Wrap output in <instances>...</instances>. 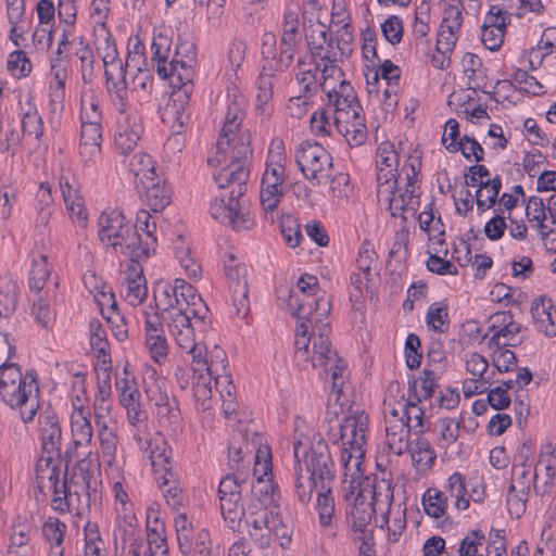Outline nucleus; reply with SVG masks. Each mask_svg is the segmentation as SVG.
I'll list each match as a JSON object with an SVG mask.
<instances>
[{
  "mask_svg": "<svg viewBox=\"0 0 556 556\" xmlns=\"http://www.w3.org/2000/svg\"><path fill=\"white\" fill-rule=\"evenodd\" d=\"M408 231L405 229H401L395 233L394 242L389 252V258L394 260V267L392 270V275L395 271H401L404 268V262L407 256L408 251ZM400 277V273H397L396 277H393V282L397 285L396 279Z\"/></svg>",
  "mask_w": 556,
  "mask_h": 556,
  "instance_id": "38",
  "label": "nucleus"
},
{
  "mask_svg": "<svg viewBox=\"0 0 556 556\" xmlns=\"http://www.w3.org/2000/svg\"><path fill=\"white\" fill-rule=\"evenodd\" d=\"M445 489L450 495L455 498V506L459 510H465L469 507V498H467L466 478L460 472H454L447 479Z\"/></svg>",
  "mask_w": 556,
  "mask_h": 556,
  "instance_id": "42",
  "label": "nucleus"
},
{
  "mask_svg": "<svg viewBox=\"0 0 556 556\" xmlns=\"http://www.w3.org/2000/svg\"><path fill=\"white\" fill-rule=\"evenodd\" d=\"M485 535L481 530H471L460 541L458 556H476L479 546L483 545Z\"/></svg>",
  "mask_w": 556,
  "mask_h": 556,
  "instance_id": "59",
  "label": "nucleus"
},
{
  "mask_svg": "<svg viewBox=\"0 0 556 556\" xmlns=\"http://www.w3.org/2000/svg\"><path fill=\"white\" fill-rule=\"evenodd\" d=\"M397 167H387L377 164L378 197L389 193L397 186Z\"/></svg>",
  "mask_w": 556,
  "mask_h": 556,
  "instance_id": "51",
  "label": "nucleus"
},
{
  "mask_svg": "<svg viewBox=\"0 0 556 556\" xmlns=\"http://www.w3.org/2000/svg\"><path fill=\"white\" fill-rule=\"evenodd\" d=\"M283 195L282 184H262L261 204L265 212H273L277 208Z\"/></svg>",
  "mask_w": 556,
  "mask_h": 556,
  "instance_id": "50",
  "label": "nucleus"
},
{
  "mask_svg": "<svg viewBox=\"0 0 556 556\" xmlns=\"http://www.w3.org/2000/svg\"><path fill=\"white\" fill-rule=\"evenodd\" d=\"M514 319L513 314L509 311L506 312H497L493 314L490 317V326L489 330L493 332V336L490 339L489 345L490 346H506L511 345L515 346V343H501V333L503 332V329L506 328L508 325H510L511 320Z\"/></svg>",
  "mask_w": 556,
  "mask_h": 556,
  "instance_id": "45",
  "label": "nucleus"
},
{
  "mask_svg": "<svg viewBox=\"0 0 556 556\" xmlns=\"http://www.w3.org/2000/svg\"><path fill=\"white\" fill-rule=\"evenodd\" d=\"M72 45H77L78 48L76 50V55L78 56L81 66V77L85 83H89L91 80V76L93 73V63L94 56L90 45L85 40L83 36L74 37L72 39Z\"/></svg>",
  "mask_w": 556,
  "mask_h": 556,
  "instance_id": "43",
  "label": "nucleus"
},
{
  "mask_svg": "<svg viewBox=\"0 0 556 556\" xmlns=\"http://www.w3.org/2000/svg\"><path fill=\"white\" fill-rule=\"evenodd\" d=\"M381 31L388 42L395 46L401 42L403 37V23L396 15L389 16L381 24Z\"/></svg>",
  "mask_w": 556,
  "mask_h": 556,
  "instance_id": "62",
  "label": "nucleus"
},
{
  "mask_svg": "<svg viewBox=\"0 0 556 556\" xmlns=\"http://www.w3.org/2000/svg\"><path fill=\"white\" fill-rule=\"evenodd\" d=\"M280 229L286 243L290 248H295L300 244L303 236L300 225L292 216H286L281 219Z\"/></svg>",
  "mask_w": 556,
  "mask_h": 556,
  "instance_id": "61",
  "label": "nucleus"
},
{
  "mask_svg": "<svg viewBox=\"0 0 556 556\" xmlns=\"http://www.w3.org/2000/svg\"><path fill=\"white\" fill-rule=\"evenodd\" d=\"M22 134L34 137L37 142L41 140L43 135V122L37 109L29 104V109L22 117Z\"/></svg>",
  "mask_w": 556,
  "mask_h": 556,
  "instance_id": "46",
  "label": "nucleus"
},
{
  "mask_svg": "<svg viewBox=\"0 0 556 556\" xmlns=\"http://www.w3.org/2000/svg\"><path fill=\"white\" fill-rule=\"evenodd\" d=\"M192 306H190L189 308L186 306V307H182L181 305L180 306H177L174 311L176 312H173L169 314V317H168V329L170 331V333H174L176 331H180V330H185L186 328H194L193 327V324L191 323V319L193 318V315L191 313V309ZM194 319H197L194 317Z\"/></svg>",
  "mask_w": 556,
  "mask_h": 556,
  "instance_id": "56",
  "label": "nucleus"
},
{
  "mask_svg": "<svg viewBox=\"0 0 556 556\" xmlns=\"http://www.w3.org/2000/svg\"><path fill=\"white\" fill-rule=\"evenodd\" d=\"M53 266L49 263L48 256L41 253H33L31 268L29 271V288L40 293L52 273Z\"/></svg>",
  "mask_w": 556,
  "mask_h": 556,
  "instance_id": "33",
  "label": "nucleus"
},
{
  "mask_svg": "<svg viewBox=\"0 0 556 556\" xmlns=\"http://www.w3.org/2000/svg\"><path fill=\"white\" fill-rule=\"evenodd\" d=\"M387 445L395 455H402L408 451L410 426L402 419H387L386 421Z\"/></svg>",
  "mask_w": 556,
  "mask_h": 556,
  "instance_id": "22",
  "label": "nucleus"
},
{
  "mask_svg": "<svg viewBox=\"0 0 556 556\" xmlns=\"http://www.w3.org/2000/svg\"><path fill=\"white\" fill-rule=\"evenodd\" d=\"M286 298L281 294L278 295V300L286 303L287 309L298 319H307L314 311L319 309L320 302L323 299H315L311 295L300 298L293 289H286L283 291Z\"/></svg>",
  "mask_w": 556,
  "mask_h": 556,
  "instance_id": "19",
  "label": "nucleus"
},
{
  "mask_svg": "<svg viewBox=\"0 0 556 556\" xmlns=\"http://www.w3.org/2000/svg\"><path fill=\"white\" fill-rule=\"evenodd\" d=\"M38 393L39 388L34 370H27L24 380L12 384L10 390L8 383L3 381L0 388L2 401L12 408H20V415L24 422L31 421L38 410Z\"/></svg>",
  "mask_w": 556,
  "mask_h": 556,
  "instance_id": "5",
  "label": "nucleus"
},
{
  "mask_svg": "<svg viewBox=\"0 0 556 556\" xmlns=\"http://www.w3.org/2000/svg\"><path fill=\"white\" fill-rule=\"evenodd\" d=\"M336 129L351 147H358L367 139V127L363 115L351 118L348 123H336Z\"/></svg>",
  "mask_w": 556,
  "mask_h": 556,
  "instance_id": "34",
  "label": "nucleus"
},
{
  "mask_svg": "<svg viewBox=\"0 0 556 556\" xmlns=\"http://www.w3.org/2000/svg\"><path fill=\"white\" fill-rule=\"evenodd\" d=\"M407 452L410 453L412 462L416 470L420 473L428 471L435 463L437 454L430 442L420 435L409 442Z\"/></svg>",
  "mask_w": 556,
  "mask_h": 556,
  "instance_id": "27",
  "label": "nucleus"
},
{
  "mask_svg": "<svg viewBox=\"0 0 556 556\" xmlns=\"http://www.w3.org/2000/svg\"><path fill=\"white\" fill-rule=\"evenodd\" d=\"M392 503L393 489L391 482L387 480L376 481L372 485L371 502L368 504L377 514L381 515V523L379 525L381 528L389 522V515Z\"/></svg>",
  "mask_w": 556,
  "mask_h": 556,
  "instance_id": "24",
  "label": "nucleus"
},
{
  "mask_svg": "<svg viewBox=\"0 0 556 556\" xmlns=\"http://www.w3.org/2000/svg\"><path fill=\"white\" fill-rule=\"evenodd\" d=\"M243 117L241 103L233 99L228 104L225 123L217 140L219 150H223L224 146L233 144L230 163L214 176L219 189L231 188V190L227 194L216 197L210 207V213L215 220L237 231L250 229L253 226L250 214L242 212L239 203L240 198L247 192L249 164L253 155L250 132L244 130L238 135Z\"/></svg>",
  "mask_w": 556,
  "mask_h": 556,
  "instance_id": "1",
  "label": "nucleus"
},
{
  "mask_svg": "<svg viewBox=\"0 0 556 556\" xmlns=\"http://www.w3.org/2000/svg\"><path fill=\"white\" fill-rule=\"evenodd\" d=\"M34 300L31 307V315L35 320L45 329L51 328L54 323V313L50 306V303L43 299L39 293Z\"/></svg>",
  "mask_w": 556,
  "mask_h": 556,
  "instance_id": "49",
  "label": "nucleus"
},
{
  "mask_svg": "<svg viewBox=\"0 0 556 556\" xmlns=\"http://www.w3.org/2000/svg\"><path fill=\"white\" fill-rule=\"evenodd\" d=\"M149 457L155 477L167 470H173L172 448L165 441H162L161 444H155V446L151 448Z\"/></svg>",
  "mask_w": 556,
  "mask_h": 556,
  "instance_id": "44",
  "label": "nucleus"
},
{
  "mask_svg": "<svg viewBox=\"0 0 556 556\" xmlns=\"http://www.w3.org/2000/svg\"><path fill=\"white\" fill-rule=\"evenodd\" d=\"M377 515L369 504L359 501L357 496L351 510L346 513V518L355 532L364 533L372 516L377 518Z\"/></svg>",
  "mask_w": 556,
  "mask_h": 556,
  "instance_id": "37",
  "label": "nucleus"
},
{
  "mask_svg": "<svg viewBox=\"0 0 556 556\" xmlns=\"http://www.w3.org/2000/svg\"><path fill=\"white\" fill-rule=\"evenodd\" d=\"M439 376L434 370L425 368L418 378L408 379L407 394L414 403H421L422 400H429L434 395Z\"/></svg>",
  "mask_w": 556,
  "mask_h": 556,
  "instance_id": "20",
  "label": "nucleus"
},
{
  "mask_svg": "<svg viewBox=\"0 0 556 556\" xmlns=\"http://www.w3.org/2000/svg\"><path fill=\"white\" fill-rule=\"evenodd\" d=\"M343 450L341 462L344 467L349 466L352 457L356 459L363 455L362 447L366 442L368 417L364 413H354L342 419Z\"/></svg>",
  "mask_w": 556,
  "mask_h": 556,
  "instance_id": "9",
  "label": "nucleus"
},
{
  "mask_svg": "<svg viewBox=\"0 0 556 556\" xmlns=\"http://www.w3.org/2000/svg\"><path fill=\"white\" fill-rule=\"evenodd\" d=\"M295 162L304 177L314 186L321 184V178H329L332 168L331 154L316 141H303L295 151Z\"/></svg>",
  "mask_w": 556,
  "mask_h": 556,
  "instance_id": "6",
  "label": "nucleus"
},
{
  "mask_svg": "<svg viewBox=\"0 0 556 556\" xmlns=\"http://www.w3.org/2000/svg\"><path fill=\"white\" fill-rule=\"evenodd\" d=\"M66 532V525L58 518L49 517L42 525V535L50 546H62Z\"/></svg>",
  "mask_w": 556,
  "mask_h": 556,
  "instance_id": "48",
  "label": "nucleus"
},
{
  "mask_svg": "<svg viewBox=\"0 0 556 556\" xmlns=\"http://www.w3.org/2000/svg\"><path fill=\"white\" fill-rule=\"evenodd\" d=\"M349 25L345 24L343 26L344 34L339 38L336 36V40L328 41L325 43L317 42L315 37L313 35L306 36V45L307 49L311 54L312 62L315 65V68H320V62H329V63H336L337 62V55L336 52H333L334 45L337 49L342 50L341 42H348V39L344 37L348 36L349 40L352 38V34L348 31Z\"/></svg>",
  "mask_w": 556,
  "mask_h": 556,
  "instance_id": "16",
  "label": "nucleus"
},
{
  "mask_svg": "<svg viewBox=\"0 0 556 556\" xmlns=\"http://www.w3.org/2000/svg\"><path fill=\"white\" fill-rule=\"evenodd\" d=\"M60 188L71 218L77 223L85 224L87 219V213L85 211L81 199L76 194V190H74L67 181H61Z\"/></svg>",
  "mask_w": 556,
  "mask_h": 556,
  "instance_id": "39",
  "label": "nucleus"
},
{
  "mask_svg": "<svg viewBox=\"0 0 556 556\" xmlns=\"http://www.w3.org/2000/svg\"><path fill=\"white\" fill-rule=\"evenodd\" d=\"M93 477V465L90 460H79L76 465L71 481L70 489L62 500H58V508L60 513H66L71 509H76L79 514L85 508L89 509L91 504H96L99 494L96 488L91 486V479Z\"/></svg>",
  "mask_w": 556,
  "mask_h": 556,
  "instance_id": "4",
  "label": "nucleus"
},
{
  "mask_svg": "<svg viewBox=\"0 0 556 556\" xmlns=\"http://www.w3.org/2000/svg\"><path fill=\"white\" fill-rule=\"evenodd\" d=\"M384 194L387 195L386 200L388 201V210L392 217H401L403 223H406L407 217L405 216V213L409 210L414 211V213L416 212V208L414 207V189L404 188V190H402L396 187L395 189H392V191H389V193Z\"/></svg>",
  "mask_w": 556,
  "mask_h": 556,
  "instance_id": "28",
  "label": "nucleus"
},
{
  "mask_svg": "<svg viewBox=\"0 0 556 556\" xmlns=\"http://www.w3.org/2000/svg\"><path fill=\"white\" fill-rule=\"evenodd\" d=\"M164 523L155 517L153 521H147L148 552L151 556L167 555V542L164 536Z\"/></svg>",
  "mask_w": 556,
  "mask_h": 556,
  "instance_id": "36",
  "label": "nucleus"
},
{
  "mask_svg": "<svg viewBox=\"0 0 556 556\" xmlns=\"http://www.w3.org/2000/svg\"><path fill=\"white\" fill-rule=\"evenodd\" d=\"M193 91V84L176 86L170 93L169 100L164 110L166 118L174 119L179 127H182L189 115L185 114V110L189 103L190 94Z\"/></svg>",
  "mask_w": 556,
  "mask_h": 556,
  "instance_id": "18",
  "label": "nucleus"
},
{
  "mask_svg": "<svg viewBox=\"0 0 556 556\" xmlns=\"http://www.w3.org/2000/svg\"><path fill=\"white\" fill-rule=\"evenodd\" d=\"M35 208L37 212L35 227L41 235L40 228H46L54 210V200L49 184L41 182L36 193Z\"/></svg>",
  "mask_w": 556,
  "mask_h": 556,
  "instance_id": "29",
  "label": "nucleus"
},
{
  "mask_svg": "<svg viewBox=\"0 0 556 556\" xmlns=\"http://www.w3.org/2000/svg\"><path fill=\"white\" fill-rule=\"evenodd\" d=\"M148 295L147 280L125 282V300L132 306L140 305Z\"/></svg>",
  "mask_w": 556,
  "mask_h": 556,
  "instance_id": "63",
  "label": "nucleus"
},
{
  "mask_svg": "<svg viewBox=\"0 0 556 556\" xmlns=\"http://www.w3.org/2000/svg\"><path fill=\"white\" fill-rule=\"evenodd\" d=\"M300 448L301 442L294 444L295 495L303 505H306L311 502L313 492H316L318 522L320 527L327 528L331 525L336 511L332 494L336 482V463L327 442L319 434L314 435L309 448L305 450L303 454L304 468L307 473L305 477Z\"/></svg>",
  "mask_w": 556,
  "mask_h": 556,
  "instance_id": "2",
  "label": "nucleus"
},
{
  "mask_svg": "<svg viewBox=\"0 0 556 556\" xmlns=\"http://www.w3.org/2000/svg\"><path fill=\"white\" fill-rule=\"evenodd\" d=\"M421 342L417 334L409 333L405 340V362L409 369H416L420 366L422 353L420 351Z\"/></svg>",
  "mask_w": 556,
  "mask_h": 556,
  "instance_id": "57",
  "label": "nucleus"
},
{
  "mask_svg": "<svg viewBox=\"0 0 556 556\" xmlns=\"http://www.w3.org/2000/svg\"><path fill=\"white\" fill-rule=\"evenodd\" d=\"M529 450L526 444L522 445L519 453L520 463H516L513 466V481L509 485V493L519 492L521 496H528L531 488H533L536 494H543L544 491H540L535 484L538 473L535 469H532V465L528 463V455L523 454V450Z\"/></svg>",
  "mask_w": 556,
  "mask_h": 556,
  "instance_id": "14",
  "label": "nucleus"
},
{
  "mask_svg": "<svg viewBox=\"0 0 556 556\" xmlns=\"http://www.w3.org/2000/svg\"><path fill=\"white\" fill-rule=\"evenodd\" d=\"M228 261L225 262V274L228 280L229 290L235 291L237 285L248 286V281L245 279L247 267L244 264H235V256L229 254Z\"/></svg>",
  "mask_w": 556,
  "mask_h": 556,
  "instance_id": "52",
  "label": "nucleus"
},
{
  "mask_svg": "<svg viewBox=\"0 0 556 556\" xmlns=\"http://www.w3.org/2000/svg\"><path fill=\"white\" fill-rule=\"evenodd\" d=\"M422 506L428 516L440 518L447 508V497L444 492L430 488L422 495Z\"/></svg>",
  "mask_w": 556,
  "mask_h": 556,
  "instance_id": "40",
  "label": "nucleus"
},
{
  "mask_svg": "<svg viewBox=\"0 0 556 556\" xmlns=\"http://www.w3.org/2000/svg\"><path fill=\"white\" fill-rule=\"evenodd\" d=\"M502 348L492 354V363L498 372H508L517 367V356L513 351Z\"/></svg>",
  "mask_w": 556,
  "mask_h": 556,
  "instance_id": "64",
  "label": "nucleus"
},
{
  "mask_svg": "<svg viewBox=\"0 0 556 556\" xmlns=\"http://www.w3.org/2000/svg\"><path fill=\"white\" fill-rule=\"evenodd\" d=\"M401 419L410 426V431L416 435H421L430 429V421L425 418V412L419 403H414L407 399V403L402 408Z\"/></svg>",
  "mask_w": 556,
  "mask_h": 556,
  "instance_id": "35",
  "label": "nucleus"
},
{
  "mask_svg": "<svg viewBox=\"0 0 556 556\" xmlns=\"http://www.w3.org/2000/svg\"><path fill=\"white\" fill-rule=\"evenodd\" d=\"M180 298L185 300L186 306L190 309L197 320L203 323L207 316L208 307L203 302L195 289L184 279H175L174 285L168 282H159L154 289V300L157 309L169 312L180 306Z\"/></svg>",
  "mask_w": 556,
  "mask_h": 556,
  "instance_id": "3",
  "label": "nucleus"
},
{
  "mask_svg": "<svg viewBox=\"0 0 556 556\" xmlns=\"http://www.w3.org/2000/svg\"><path fill=\"white\" fill-rule=\"evenodd\" d=\"M38 422L42 450L48 454L46 466H49L52 459L60 455L61 427L55 413L51 409L41 412Z\"/></svg>",
  "mask_w": 556,
  "mask_h": 556,
  "instance_id": "13",
  "label": "nucleus"
},
{
  "mask_svg": "<svg viewBox=\"0 0 556 556\" xmlns=\"http://www.w3.org/2000/svg\"><path fill=\"white\" fill-rule=\"evenodd\" d=\"M445 149L452 153L460 151L466 160L473 156L477 163L484 160V149L475 138L468 135H464L458 142L448 143Z\"/></svg>",
  "mask_w": 556,
  "mask_h": 556,
  "instance_id": "41",
  "label": "nucleus"
},
{
  "mask_svg": "<svg viewBox=\"0 0 556 556\" xmlns=\"http://www.w3.org/2000/svg\"><path fill=\"white\" fill-rule=\"evenodd\" d=\"M106 247H111L116 253L135 256V260H148L155 252V241L150 239L142 242V235H139V230H134L132 226L124 229Z\"/></svg>",
  "mask_w": 556,
  "mask_h": 556,
  "instance_id": "12",
  "label": "nucleus"
},
{
  "mask_svg": "<svg viewBox=\"0 0 556 556\" xmlns=\"http://www.w3.org/2000/svg\"><path fill=\"white\" fill-rule=\"evenodd\" d=\"M241 493L242 489L228 475L220 480L218 485L220 511L224 520L232 530L240 526L245 515Z\"/></svg>",
  "mask_w": 556,
  "mask_h": 556,
  "instance_id": "10",
  "label": "nucleus"
},
{
  "mask_svg": "<svg viewBox=\"0 0 556 556\" xmlns=\"http://www.w3.org/2000/svg\"><path fill=\"white\" fill-rule=\"evenodd\" d=\"M16 307L15 285L10 281L0 283V318L9 317Z\"/></svg>",
  "mask_w": 556,
  "mask_h": 556,
  "instance_id": "55",
  "label": "nucleus"
},
{
  "mask_svg": "<svg viewBox=\"0 0 556 556\" xmlns=\"http://www.w3.org/2000/svg\"><path fill=\"white\" fill-rule=\"evenodd\" d=\"M129 172L134 175L137 182L146 186L147 182H153L157 176L153 159L147 153H136L129 161Z\"/></svg>",
  "mask_w": 556,
  "mask_h": 556,
  "instance_id": "30",
  "label": "nucleus"
},
{
  "mask_svg": "<svg viewBox=\"0 0 556 556\" xmlns=\"http://www.w3.org/2000/svg\"><path fill=\"white\" fill-rule=\"evenodd\" d=\"M7 68L13 77H26L31 71L30 60L26 56L25 52L17 50L10 53Z\"/></svg>",
  "mask_w": 556,
  "mask_h": 556,
  "instance_id": "53",
  "label": "nucleus"
},
{
  "mask_svg": "<svg viewBox=\"0 0 556 556\" xmlns=\"http://www.w3.org/2000/svg\"><path fill=\"white\" fill-rule=\"evenodd\" d=\"M160 489L162 490L166 503L173 509H178L182 506L184 496L182 489L179 480L173 470H167L160 476L155 477Z\"/></svg>",
  "mask_w": 556,
  "mask_h": 556,
  "instance_id": "31",
  "label": "nucleus"
},
{
  "mask_svg": "<svg viewBox=\"0 0 556 556\" xmlns=\"http://www.w3.org/2000/svg\"><path fill=\"white\" fill-rule=\"evenodd\" d=\"M169 48L170 39L167 36L159 34L153 37L151 45L152 61L156 62V71L162 79H167L177 70V59L167 62Z\"/></svg>",
  "mask_w": 556,
  "mask_h": 556,
  "instance_id": "21",
  "label": "nucleus"
},
{
  "mask_svg": "<svg viewBox=\"0 0 556 556\" xmlns=\"http://www.w3.org/2000/svg\"><path fill=\"white\" fill-rule=\"evenodd\" d=\"M257 465H260L257 462L255 464L254 470H253V482L251 484V491L250 495H252V498H255L261 502H265L266 504H270L274 502V496L277 486L275 485L273 479H264V476H267L268 472L271 470V463L270 460H265L262 465L263 468V475L257 476L258 468Z\"/></svg>",
  "mask_w": 556,
  "mask_h": 556,
  "instance_id": "25",
  "label": "nucleus"
},
{
  "mask_svg": "<svg viewBox=\"0 0 556 556\" xmlns=\"http://www.w3.org/2000/svg\"><path fill=\"white\" fill-rule=\"evenodd\" d=\"M300 42V38L280 35L278 41L274 33L263 34L261 42V53L265 61L263 71L286 72L294 61Z\"/></svg>",
  "mask_w": 556,
  "mask_h": 556,
  "instance_id": "7",
  "label": "nucleus"
},
{
  "mask_svg": "<svg viewBox=\"0 0 556 556\" xmlns=\"http://www.w3.org/2000/svg\"><path fill=\"white\" fill-rule=\"evenodd\" d=\"M447 307L440 303H432L427 312V325L437 332H444L447 325Z\"/></svg>",
  "mask_w": 556,
  "mask_h": 556,
  "instance_id": "58",
  "label": "nucleus"
},
{
  "mask_svg": "<svg viewBox=\"0 0 556 556\" xmlns=\"http://www.w3.org/2000/svg\"><path fill=\"white\" fill-rule=\"evenodd\" d=\"M143 130L138 115H127L125 121L118 119L114 141L122 154L131 152L137 146Z\"/></svg>",
  "mask_w": 556,
  "mask_h": 556,
  "instance_id": "15",
  "label": "nucleus"
},
{
  "mask_svg": "<svg viewBox=\"0 0 556 556\" xmlns=\"http://www.w3.org/2000/svg\"><path fill=\"white\" fill-rule=\"evenodd\" d=\"M326 94L327 104L334 108V124L339 122L348 123L351 118L362 115L363 108L349 81L341 80L338 89L331 87Z\"/></svg>",
  "mask_w": 556,
  "mask_h": 556,
  "instance_id": "11",
  "label": "nucleus"
},
{
  "mask_svg": "<svg viewBox=\"0 0 556 556\" xmlns=\"http://www.w3.org/2000/svg\"><path fill=\"white\" fill-rule=\"evenodd\" d=\"M111 370L112 368H96L98 394L96 397L94 409H102V405L110 397L112 393L111 386Z\"/></svg>",
  "mask_w": 556,
  "mask_h": 556,
  "instance_id": "54",
  "label": "nucleus"
},
{
  "mask_svg": "<svg viewBox=\"0 0 556 556\" xmlns=\"http://www.w3.org/2000/svg\"><path fill=\"white\" fill-rule=\"evenodd\" d=\"M146 190L142 197L143 203L154 213L162 212L172 201V190L165 181L157 178L153 182L142 186Z\"/></svg>",
  "mask_w": 556,
  "mask_h": 556,
  "instance_id": "26",
  "label": "nucleus"
},
{
  "mask_svg": "<svg viewBox=\"0 0 556 556\" xmlns=\"http://www.w3.org/2000/svg\"><path fill=\"white\" fill-rule=\"evenodd\" d=\"M132 226L118 211L103 212L98 218L99 239L108 245L124 229Z\"/></svg>",
  "mask_w": 556,
  "mask_h": 556,
  "instance_id": "23",
  "label": "nucleus"
},
{
  "mask_svg": "<svg viewBox=\"0 0 556 556\" xmlns=\"http://www.w3.org/2000/svg\"><path fill=\"white\" fill-rule=\"evenodd\" d=\"M531 316L536 329L546 337L556 336V311L551 299L540 296L531 304Z\"/></svg>",
  "mask_w": 556,
  "mask_h": 556,
  "instance_id": "17",
  "label": "nucleus"
},
{
  "mask_svg": "<svg viewBox=\"0 0 556 556\" xmlns=\"http://www.w3.org/2000/svg\"><path fill=\"white\" fill-rule=\"evenodd\" d=\"M311 363L314 368L323 367L324 371L331 376L332 391L340 392V388L344 384L343 374L348 365L332 350L331 342L324 332L314 338Z\"/></svg>",
  "mask_w": 556,
  "mask_h": 556,
  "instance_id": "8",
  "label": "nucleus"
},
{
  "mask_svg": "<svg viewBox=\"0 0 556 556\" xmlns=\"http://www.w3.org/2000/svg\"><path fill=\"white\" fill-rule=\"evenodd\" d=\"M157 407V416L160 422L166 426L173 434H178L182 431V419L180 410L177 405H172L166 394L160 393L159 400L155 403Z\"/></svg>",
  "mask_w": 556,
  "mask_h": 556,
  "instance_id": "32",
  "label": "nucleus"
},
{
  "mask_svg": "<svg viewBox=\"0 0 556 556\" xmlns=\"http://www.w3.org/2000/svg\"><path fill=\"white\" fill-rule=\"evenodd\" d=\"M72 433L74 437V443L76 445L88 444L92 439V426L89 419H87L83 413L72 416Z\"/></svg>",
  "mask_w": 556,
  "mask_h": 556,
  "instance_id": "47",
  "label": "nucleus"
},
{
  "mask_svg": "<svg viewBox=\"0 0 556 556\" xmlns=\"http://www.w3.org/2000/svg\"><path fill=\"white\" fill-rule=\"evenodd\" d=\"M463 23L462 11L457 5L448 4L443 11V18L440 25L446 33L457 35Z\"/></svg>",
  "mask_w": 556,
  "mask_h": 556,
  "instance_id": "60",
  "label": "nucleus"
}]
</instances>
